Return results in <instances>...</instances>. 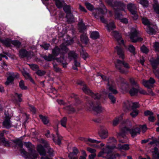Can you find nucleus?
I'll return each mask as SVG.
<instances>
[{"label":"nucleus","mask_w":159,"mask_h":159,"mask_svg":"<svg viewBox=\"0 0 159 159\" xmlns=\"http://www.w3.org/2000/svg\"><path fill=\"white\" fill-rule=\"evenodd\" d=\"M16 143L21 147L20 152L22 156L27 159H36L38 156V154L35 150L32 149V145L30 142H25L24 145L28 149L29 152V153H27L24 149H22L23 144L20 141H18Z\"/></svg>","instance_id":"obj_1"},{"label":"nucleus","mask_w":159,"mask_h":159,"mask_svg":"<svg viewBox=\"0 0 159 159\" xmlns=\"http://www.w3.org/2000/svg\"><path fill=\"white\" fill-rule=\"evenodd\" d=\"M120 128L121 132L123 133H129L132 137H135L138 134H139L140 130L144 133L146 131L147 129V127L146 125H139L137 126L133 127L131 129H129L126 126H123L121 125L120 126Z\"/></svg>","instance_id":"obj_2"},{"label":"nucleus","mask_w":159,"mask_h":159,"mask_svg":"<svg viewBox=\"0 0 159 159\" xmlns=\"http://www.w3.org/2000/svg\"><path fill=\"white\" fill-rule=\"evenodd\" d=\"M73 43V40H67L66 41V43H62L59 47L58 46H56L52 49V54L54 57H56L59 54H65L68 51V49L65 44L68 45H70Z\"/></svg>","instance_id":"obj_3"},{"label":"nucleus","mask_w":159,"mask_h":159,"mask_svg":"<svg viewBox=\"0 0 159 159\" xmlns=\"http://www.w3.org/2000/svg\"><path fill=\"white\" fill-rule=\"evenodd\" d=\"M112 35L114 36L118 43L119 46H117L115 48V50L117 52V54L120 58L124 59L125 58L124 52L120 47V45H124V42L121 38L120 34L117 32L114 31L112 32Z\"/></svg>","instance_id":"obj_4"},{"label":"nucleus","mask_w":159,"mask_h":159,"mask_svg":"<svg viewBox=\"0 0 159 159\" xmlns=\"http://www.w3.org/2000/svg\"><path fill=\"white\" fill-rule=\"evenodd\" d=\"M115 148V147L114 146H107L105 148H103L102 150L99 152L98 156L105 157L107 159H114L116 157V155L110 153Z\"/></svg>","instance_id":"obj_5"},{"label":"nucleus","mask_w":159,"mask_h":159,"mask_svg":"<svg viewBox=\"0 0 159 159\" xmlns=\"http://www.w3.org/2000/svg\"><path fill=\"white\" fill-rule=\"evenodd\" d=\"M106 12L107 9L105 6H103L102 9L99 8L93 10V15L95 18L97 19L100 18L103 23H106V21L102 16Z\"/></svg>","instance_id":"obj_6"},{"label":"nucleus","mask_w":159,"mask_h":159,"mask_svg":"<svg viewBox=\"0 0 159 159\" xmlns=\"http://www.w3.org/2000/svg\"><path fill=\"white\" fill-rule=\"evenodd\" d=\"M138 30L135 28H132L130 33H127L126 35L129 37L132 42L135 43L143 40L142 38L138 36Z\"/></svg>","instance_id":"obj_7"},{"label":"nucleus","mask_w":159,"mask_h":159,"mask_svg":"<svg viewBox=\"0 0 159 159\" xmlns=\"http://www.w3.org/2000/svg\"><path fill=\"white\" fill-rule=\"evenodd\" d=\"M86 106L87 110L90 111H94L98 113H101L104 110V108L101 106L96 104L92 101L89 102L86 104Z\"/></svg>","instance_id":"obj_8"},{"label":"nucleus","mask_w":159,"mask_h":159,"mask_svg":"<svg viewBox=\"0 0 159 159\" xmlns=\"http://www.w3.org/2000/svg\"><path fill=\"white\" fill-rule=\"evenodd\" d=\"M116 67L122 73H126L128 71L126 69L129 68L130 66L128 63L124 61L118 60L115 64Z\"/></svg>","instance_id":"obj_9"},{"label":"nucleus","mask_w":159,"mask_h":159,"mask_svg":"<svg viewBox=\"0 0 159 159\" xmlns=\"http://www.w3.org/2000/svg\"><path fill=\"white\" fill-rule=\"evenodd\" d=\"M139 107L138 102H133L131 100H127L124 102L123 108L125 111H129L131 109L136 108Z\"/></svg>","instance_id":"obj_10"},{"label":"nucleus","mask_w":159,"mask_h":159,"mask_svg":"<svg viewBox=\"0 0 159 159\" xmlns=\"http://www.w3.org/2000/svg\"><path fill=\"white\" fill-rule=\"evenodd\" d=\"M106 2L108 4L113 7L115 10V12L119 9L124 10V7H126L125 4L119 2H115L113 0H106Z\"/></svg>","instance_id":"obj_11"},{"label":"nucleus","mask_w":159,"mask_h":159,"mask_svg":"<svg viewBox=\"0 0 159 159\" xmlns=\"http://www.w3.org/2000/svg\"><path fill=\"white\" fill-rule=\"evenodd\" d=\"M143 23L147 26L146 31L147 33L150 34H153L156 33L155 30L153 28L151 27L152 25L151 22L148 20L146 18H143L142 19Z\"/></svg>","instance_id":"obj_12"},{"label":"nucleus","mask_w":159,"mask_h":159,"mask_svg":"<svg viewBox=\"0 0 159 159\" xmlns=\"http://www.w3.org/2000/svg\"><path fill=\"white\" fill-rule=\"evenodd\" d=\"M63 10L66 13V18L67 19V22L70 23L73 22L74 21V18L71 13L70 6L69 5H66L63 7Z\"/></svg>","instance_id":"obj_13"},{"label":"nucleus","mask_w":159,"mask_h":159,"mask_svg":"<svg viewBox=\"0 0 159 159\" xmlns=\"http://www.w3.org/2000/svg\"><path fill=\"white\" fill-rule=\"evenodd\" d=\"M44 59L48 61H51L54 60H56L58 62H59L62 63L63 64V66L64 68H66V65L68 63H64V58L63 57L59 58H56L52 54H49L48 56L45 55L43 57Z\"/></svg>","instance_id":"obj_14"},{"label":"nucleus","mask_w":159,"mask_h":159,"mask_svg":"<svg viewBox=\"0 0 159 159\" xmlns=\"http://www.w3.org/2000/svg\"><path fill=\"white\" fill-rule=\"evenodd\" d=\"M68 58L70 60H74L75 66H73V68L75 70H77V67L79 66L80 65V63L77 61L78 58L77 55L74 52H70L68 53Z\"/></svg>","instance_id":"obj_15"},{"label":"nucleus","mask_w":159,"mask_h":159,"mask_svg":"<svg viewBox=\"0 0 159 159\" xmlns=\"http://www.w3.org/2000/svg\"><path fill=\"white\" fill-rule=\"evenodd\" d=\"M83 91L86 94H89L91 97L95 99H99L101 98V95L98 93H94L90 90L86 85H84L82 89Z\"/></svg>","instance_id":"obj_16"},{"label":"nucleus","mask_w":159,"mask_h":159,"mask_svg":"<svg viewBox=\"0 0 159 159\" xmlns=\"http://www.w3.org/2000/svg\"><path fill=\"white\" fill-rule=\"evenodd\" d=\"M37 150L39 154L42 156L40 159H52L47 156H46V152L43 146L41 145H39L37 146Z\"/></svg>","instance_id":"obj_17"},{"label":"nucleus","mask_w":159,"mask_h":159,"mask_svg":"<svg viewBox=\"0 0 159 159\" xmlns=\"http://www.w3.org/2000/svg\"><path fill=\"white\" fill-rule=\"evenodd\" d=\"M7 75L8 76L7 77V80L5 83V84L7 85L11 83L14 78H18L19 76V74L17 73L15 74L12 72H8L7 73Z\"/></svg>","instance_id":"obj_18"},{"label":"nucleus","mask_w":159,"mask_h":159,"mask_svg":"<svg viewBox=\"0 0 159 159\" xmlns=\"http://www.w3.org/2000/svg\"><path fill=\"white\" fill-rule=\"evenodd\" d=\"M127 8L132 15V17L134 20H136L138 18V16L137 14L136 7L134 4H128Z\"/></svg>","instance_id":"obj_19"},{"label":"nucleus","mask_w":159,"mask_h":159,"mask_svg":"<svg viewBox=\"0 0 159 159\" xmlns=\"http://www.w3.org/2000/svg\"><path fill=\"white\" fill-rule=\"evenodd\" d=\"M5 119L3 122V125L4 127L9 129L11 127V123L10 120L11 117L9 116L8 113H5Z\"/></svg>","instance_id":"obj_20"},{"label":"nucleus","mask_w":159,"mask_h":159,"mask_svg":"<svg viewBox=\"0 0 159 159\" xmlns=\"http://www.w3.org/2000/svg\"><path fill=\"white\" fill-rule=\"evenodd\" d=\"M125 8L124 7V10H123L121 9H119L116 11L115 12V17L116 19H117L118 20H120V21L121 22L124 23H127L128 22V20L127 19L125 18H123L122 19H121V18L122 17V16L121 14H120V11H125V8Z\"/></svg>","instance_id":"obj_21"},{"label":"nucleus","mask_w":159,"mask_h":159,"mask_svg":"<svg viewBox=\"0 0 159 159\" xmlns=\"http://www.w3.org/2000/svg\"><path fill=\"white\" fill-rule=\"evenodd\" d=\"M155 82L154 80L152 78H150L149 80H143L142 84L143 85L148 89H150L152 87V85Z\"/></svg>","instance_id":"obj_22"},{"label":"nucleus","mask_w":159,"mask_h":159,"mask_svg":"<svg viewBox=\"0 0 159 159\" xmlns=\"http://www.w3.org/2000/svg\"><path fill=\"white\" fill-rule=\"evenodd\" d=\"M109 91L113 94H116L118 92L116 89L115 85L112 81H108V83Z\"/></svg>","instance_id":"obj_23"},{"label":"nucleus","mask_w":159,"mask_h":159,"mask_svg":"<svg viewBox=\"0 0 159 159\" xmlns=\"http://www.w3.org/2000/svg\"><path fill=\"white\" fill-rule=\"evenodd\" d=\"M41 143L44 144L45 147H47L48 149L47 153L50 157H53L54 156V151L53 149L49 148L47 142L43 139L41 140Z\"/></svg>","instance_id":"obj_24"},{"label":"nucleus","mask_w":159,"mask_h":159,"mask_svg":"<svg viewBox=\"0 0 159 159\" xmlns=\"http://www.w3.org/2000/svg\"><path fill=\"white\" fill-rule=\"evenodd\" d=\"M79 139L84 141L86 143L91 146H93V145H91L90 143H100V141H98L95 139H93L90 138L86 139L83 137H80Z\"/></svg>","instance_id":"obj_25"},{"label":"nucleus","mask_w":159,"mask_h":159,"mask_svg":"<svg viewBox=\"0 0 159 159\" xmlns=\"http://www.w3.org/2000/svg\"><path fill=\"white\" fill-rule=\"evenodd\" d=\"M98 134L102 139H105L107 136L108 132L105 128L102 127L101 128Z\"/></svg>","instance_id":"obj_26"},{"label":"nucleus","mask_w":159,"mask_h":159,"mask_svg":"<svg viewBox=\"0 0 159 159\" xmlns=\"http://www.w3.org/2000/svg\"><path fill=\"white\" fill-rule=\"evenodd\" d=\"M78 152V151L75 147H74L73 148V152L70 153L68 155L69 159H78V157L77 156Z\"/></svg>","instance_id":"obj_27"},{"label":"nucleus","mask_w":159,"mask_h":159,"mask_svg":"<svg viewBox=\"0 0 159 159\" xmlns=\"http://www.w3.org/2000/svg\"><path fill=\"white\" fill-rule=\"evenodd\" d=\"M11 43L17 46H19L21 44L20 42L18 41H11V40L6 41L5 43V44L7 47L10 46Z\"/></svg>","instance_id":"obj_28"},{"label":"nucleus","mask_w":159,"mask_h":159,"mask_svg":"<svg viewBox=\"0 0 159 159\" xmlns=\"http://www.w3.org/2000/svg\"><path fill=\"white\" fill-rule=\"evenodd\" d=\"M113 146H114L115 147V148H114V149L117 148L120 151H121L123 150L127 151L128 150L129 148V145L128 144H119L118 145V147H116L115 145H113Z\"/></svg>","instance_id":"obj_29"},{"label":"nucleus","mask_w":159,"mask_h":159,"mask_svg":"<svg viewBox=\"0 0 159 159\" xmlns=\"http://www.w3.org/2000/svg\"><path fill=\"white\" fill-rule=\"evenodd\" d=\"M56 134L57 137V140L56 141L54 140V135L53 134H52L51 136L52 138V139L53 140L54 142L56 144L59 145L61 144V140L62 139V137L59 135L57 130L56 131Z\"/></svg>","instance_id":"obj_30"},{"label":"nucleus","mask_w":159,"mask_h":159,"mask_svg":"<svg viewBox=\"0 0 159 159\" xmlns=\"http://www.w3.org/2000/svg\"><path fill=\"white\" fill-rule=\"evenodd\" d=\"M29 54V52L24 49L21 50L19 52V55L21 57H28Z\"/></svg>","instance_id":"obj_31"},{"label":"nucleus","mask_w":159,"mask_h":159,"mask_svg":"<svg viewBox=\"0 0 159 159\" xmlns=\"http://www.w3.org/2000/svg\"><path fill=\"white\" fill-rule=\"evenodd\" d=\"M151 63L154 69H155L157 65L159 64V56H158L156 59L151 61Z\"/></svg>","instance_id":"obj_32"},{"label":"nucleus","mask_w":159,"mask_h":159,"mask_svg":"<svg viewBox=\"0 0 159 159\" xmlns=\"http://www.w3.org/2000/svg\"><path fill=\"white\" fill-rule=\"evenodd\" d=\"M80 39L83 43H84L85 45L87 44L88 41V39L85 34H83L81 35Z\"/></svg>","instance_id":"obj_33"},{"label":"nucleus","mask_w":159,"mask_h":159,"mask_svg":"<svg viewBox=\"0 0 159 159\" xmlns=\"http://www.w3.org/2000/svg\"><path fill=\"white\" fill-rule=\"evenodd\" d=\"M78 26L80 31V32H82L86 28V26L85 25L82 20H80V22L79 23Z\"/></svg>","instance_id":"obj_34"},{"label":"nucleus","mask_w":159,"mask_h":159,"mask_svg":"<svg viewBox=\"0 0 159 159\" xmlns=\"http://www.w3.org/2000/svg\"><path fill=\"white\" fill-rule=\"evenodd\" d=\"M39 117L41 119L42 121L44 124L46 125L48 124L49 122V120L48 117L46 116H43L42 115H39Z\"/></svg>","instance_id":"obj_35"},{"label":"nucleus","mask_w":159,"mask_h":159,"mask_svg":"<svg viewBox=\"0 0 159 159\" xmlns=\"http://www.w3.org/2000/svg\"><path fill=\"white\" fill-rule=\"evenodd\" d=\"M22 96V95L21 93L18 94L16 93L14 94V97L16 101L20 102L22 101V99L21 98Z\"/></svg>","instance_id":"obj_36"},{"label":"nucleus","mask_w":159,"mask_h":159,"mask_svg":"<svg viewBox=\"0 0 159 159\" xmlns=\"http://www.w3.org/2000/svg\"><path fill=\"white\" fill-rule=\"evenodd\" d=\"M138 2L144 7H146L149 5V3L147 0H138Z\"/></svg>","instance_id":"obj_37"},{"label":"nucleus","mask_w":159,"mask_h":159,"mask_svg":"<svg viewBox=\"0 0 159 159\" xmlns=\"http://www.w3.org/2000/svg\"><path fill=\"white\" fill-rule=\"evenodd\" d=\"M3 134L2 133H0V139L2 140L3 143L6 146H9L10 145L9 142L6 141L5 139L3 138Z\"/></svg>","instance_id":"obj_38"},{"label":"nucleus","mask_w":159,"mask_h":159,"mask_svg":"<svg viewBox=\"0 0 159 159\" xmlns=\"http://www.w3.org/2000/svg\"><path fill=\"white\" fill-rule=\"evenodd\" d=\"M153 155L157 159H159V152L158 148L155 147L154 148V151L153 152Z\"/></svg>","instance_id":"obj_39"},{"label":"nucleus","mask_w":159,"mask_h":159,"mask_svg":"<svg viewBox=\"0 0 159 159\" xmlns=\"http://www.w3.org/2000/svg\"><path fill=\"white\" fill-rule=\"evenodd\" d=\"M122 115H120L119 116H118L113 121V126H116V125L119 121L121 120H122Z\"/></svg>","instance_id":"obj_40"},{"label":"nucleus","mask_w":159,"mask_h":159,"mask_svg":"<svg viewBox=\"0 0 159 159\" xmlns=\"http://www.w3.org/2000/svg\"><path fill=\"white\" fill-rule=\"evenodd\" d=\"M90 37L93 39H96L99 37V33L97 31H93L90 34Z\"/></svg>","instance_id":"obj_41"},{"label":"nucleus","mask_w":159,"mask_h":159,"mask_svg":"<svg viewBox=\"0 0 159 159\" xmlns=\"http://www.w3.org/2000/svg\"><path fill=\"white\" fill-rule=\"evenodd\" d=\"M154 3L153 5L154 10L156 13L159 14V5L155 0H154Z\"/></svg>","instance_id":"obj_42"},{"label":"nucleus","mask_w":159,"mask_h":159,"mask_svg":"<svg viewBox=\"0 0 159 159\" xmlns=\"http://www.w3.org/2000/svg\"><path fill=\"white\" fill-rule=\"evenodd\" d=\"M19 87L22 90H27L28 87L25 86V84L23 80H21L19 82Z\"/></svg>","instance_id":"obj_43"},{"label":"nucleus","mask_w":159,"mask_h":159,"mask_svg":"<svg viewBox=\"0 0 159 159\" xmlns=\"http://www.w3.org/2000/svg\"><path fill=\"white\" fill-rule=\"evenodd\" d=\"M131 109L133 111L130 113V116L133 117H135L139 114V112L138 110L136 109V108Z\"/></svg>","instance_id":"obj_44"},{"label":"nucleus","mask_w":159,"mask_h":159,"mask_svg":"<svg viewBox=\"0 0 159 159\" xmlns=\"http://www.w3.org/2000/svg\"><path fill=\"white\" fill-rule=\"evenodd\" d=\"M115 26L113 22H111L108 24H107V29L109 31L113 30L115 28Z\"/></svg>","instance_id":"obj_45"},{"label":"nucleus","mask_w":159,"mask_h":159,"mask_svg":"<svg viewBox=\"0 0 159 159\" xmlns=\"http://www.w3.org/2000/svg\"><path fill=\"white\" fill-rule=\"evenodd\" d=\"M55 1L56 6L58 8H62L64 2L60 0H57Z\"/></svg>","instance_id":"obj_46"},{"label":"nucleus","mask_w":159,"mask_h":159,"mask_svg":"<svg viewBox=\"0 0 159 159\" xmlns=\"http://www.w3.org/2000/svg\"><path fill=\"white\" fill-rule=\"evenodd\" d=\"M128 50L133 55L136 54L135 47L132 45H129L128 47Z\"/></svg>","instance_id":"obj_47"},{"label":"nucleus","mask_w":159,"mask_h":159,"mask_svg":"<svg viewBox=\"0 0 159 159\" xmlns=\"http://www.w3.org/2000/svg\"><path fill=\"white\" fill-rule=\"evenodd\" d=\"M138 90L136 89L132 88L129 91V93L132 96L136 95L138 92Z\"/></svg>","instance_id":"obj_48"},{"label":"nucleus","mask_w":159,"mask_h":159,"mask_svg":"<svg viewBox=\"0 0 159 159\" xmlns=\"http://www.w3.org/2000/svg\"><path fill=\"white\" fill-rule=\"evenodd\" d=\"M67 122V118L66 117L63 118L61 120V125L62 126L66 128V124Z\"/></svg>","instance_id":"obj_49"},{"label":"nucleus","mask_w":159,"mask_h":159,"mask_svg":"<svg viewBox=\"0 0 159 159\" xmlns=\"http://www.w3.org/2000/svg\"><path fill=\"white\" fill-rule=\"evenodd\" d=\"M129 85L127 83H125L123 84L122 89L126 92L128 91L129 89Z\"/></svg>","instance_id":"obj_50"},{"label":"nucleus","mask_w":159,"mask_h":159,"mask_svg":"<svg viewBox=\"0 0 159 159\" xmlns=\"http://www.w3.org/2000/svg\"><path fill=\"white\" fill-rule=\"evenodd\" d=\"M85 4L86 7L89 10L92 11L93 10V7L92 5L89 2H86Z\"/></svg>","instance_id":"obj_51"},{"label":"nucleus","mask_w":159,"mask_h":159,"mask_svg":"<svg viewBox=\"0 0 159 159\" xmlns=\"http://www.w3.org/2000/svg\"><path fill=\"white\" fill-rule=\"evenodd\" d=\"M23 75L26 79H30V80H32L30 74L27 72L23 71Z\"/></svg>","instance_id":"obj_52"},{"label":"nucleus","mask_w":159,"mask_h":159,"mask_svg":"<svg viewBox=\"0 0 159 159\" xmlns=\"http://www.w3.org/2000/svg\"><path fill=\"white\" fill-rule=\"evenodd\" d=\"M108 97L112 103H114L115 102L116 99L114 97L111 95V93L108 94Z\"/></svg>","instance_id":"obj_53"},{"label":"nucleus","mask_w":159,"mask_h":159,"mask_svg":"<svg viewBox=\"0 0 159 159\" xmlns=\"http://www.w3.org/2000/svg\"><path fill=\"white\" fill-rule=\"evenodd\" d=\"M36 73L39 76L44 75L46 73L45 71L44 70H39L36 72Z\"/></svg>","instance_id":"obj_54"},{"label":"nucleus","mask_w":159,"mask_h":159,"mask_svg":"<svg viewBox=\"0 0 159 159\" xmlns=\"http://www.w3.org/2000/svg\"><path fill=\"white\" fill-rule=\"evenodd\" d=\"M81 55L84 60H85L88 57V54L86 52L84 51H83L81 52Z\"/></svg>","instance_id":"obj_55"},{"label":"nucleus","mask_w":159,"mask_h":159,"mask_svg":"<svg viewBox=\"0 0 159 159\" xmlns=\"http://www.w3.org/2000/svg\"><path fill=\"white\" fill-rule=\"evenodd\" d=\"M87 150L89 152L92 154L95 153V152L96 151V150L94 149H93L90 147L87 148Z\"/></svg>","instance_id":"obj_56"},{"label":"nucleus","mask_w":159,"mask_h":159,"mask_svg":"<svg viewBox=\"0 0 159 159\" xmlns=\"http://www.w3.org/2000/svg\"><path fill=\"white\" fill-rule=\"evenodd\" d=\"M66 109L69 111L70 113L73 112L75 111V110L74 108L71 106H68L66 108Z\"/></svg>","instance_id":"obj_57"},{"label":"nucleus","mask_w":159,"mask_h":159,"mask_svg":"<svg viewBox=\"0 0 159 159\" xmlns=\"http://www.w3.org/2000/svg\"><path fill=\"white\" fill-rule=\"evenodd\" d=\"M154 47L156 51L159 52V43L155 42L154 44Z\"/></svg>","instance_id":"obj_58"},{"label":"nucleus","mask_w":159,"mask_h":159,"mask_svg":"<svg viewBox=\"0 0 159 159\" xmlns=\"http://www.w3.org/2000/svg\"><path fill=\"white\" fill-rule=\"evenodd\" d=\"M141 51L143 53H147L148 52L147 48L145 46H143L141 48Z\"/></svg>","instance_id":"obj_59"},{"label":"nucleus","mask_w":159,"mask_h":159,"mask_svg":"<svg viewBox=\"0 0 159 159\" xmlns=\"http://www.w3.org/2000/svg\"><path fill=\"white\" fill-rule=\"evenodd\" d=\"M129 81L133 85H135L136 86H138V84L134 80V78H130L129 79Z\"/></svg>","instance_id":"obj_60"},{"label":"nucleus","mask_w":159,"mask_h":159,"mask_svg":"<svg viewBox=\"0 0 159 159\" xmlns=\"http://www.w3.org/2000/svg\"><path fill=\"white\" fill-rule=\"evenodd\" d=\"M152 141L150 142L149 143V144L150 145H152L154 144H156L157 143V139L155 138H154L153 137H152Z\"/></svg>","instance_id":"obj_61"},{"label":"nucleus","mask_w":159,"mask_h":159,"mask_svg":"<svg viewBox=\"0 0 159 159\" xmlns=\"http://www.w3.org/2000/svg\"><path fill=\"white\" fill-rule=\"evenodd\" d=\"M41 46L45 50H48L50 44H45L43 45H41Z\"/></svg>","instance_id":"obj_62"},{"label":"nucleus","mask_w":159,"mask_h":159,"mask_svg":"<svg viewBox=\"0 0 159 159\" xmlns=\"http://www.w3.org/2000/svg\"><path fill=\"white\" fill-rule=\"evenodd\" d=\"M96 156V153L92 154L89 156V159H94Z\"/></svg>","instance_id":"obj_63"},{"label":"nucleus","mask_w":159,"mask_h":159,"mask_svg":"<svg viewBox=\"0 0 159 159\" xmlns=\"http://www.w3.org/2000/svg\"><path fill=\"white\" fill-rule=\"evenodd\" d=\"M30 109L33 113H35L36 112L35 109L34 107L32 106H30Z\"/></svg>","instance_id":"obj_64"}]
</instances>
